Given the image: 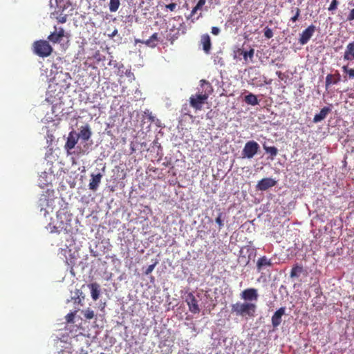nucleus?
<instances>
[{
  "instance_id": "obj_1",
  "label": "nucleus",
  "mask_w": 354,
  "mask_h": 354,
  "mask_svg": "<svg viewBox=\"0 0 354 354\" xmlns=\"http://www.w3.org/2000/svg\"><path fill=\"white\" fill-rule=\"evenodd\" d=\"M200 83L201 88L198 89V93L189 97L190 106L196 110L202 109L203 105L214 91L212 84L207 80H201Z\"/></svg>"
},
{
  "instance_id": "obj_2",
  "label": "nucleus",
  "mask_w": 354,
  "mask_h": 354,
  "mask_svg": "<svg viewBox=\"0 0 354 354\" xmlns=\"http://www.w3.org/2000/svg\"><path fill=\"white\" fill-rule=\"evenodd\" d=\"M232 312L237 316L253 317L257 310V305L252 302H236L232 305Z\"/></svg>"
},
{
  "instance_id": "obj_3",
  "label": "nucleus",
  "mask_w": 354,
  "mask_h": 354,
  "mask_svg": "<svg viewBox=\"0 0 354 354\" xmlns=\"http://www.w3.org/2000/svg\"><path fill=\"white\" fill-rule=\"evenodd\" d=\"M53 50V47L46 40H37L32 44L33 53L40 57H47L50 56Z\"/></svg>"
},
{
  "instance_id": "obj_4",
  "label": "nucleus",
  "mask_w": 354,
  "mask_h": 354,
  "mask_svg": "<svg viewBox=\"0 0 354 354\" xmlns=\"http://www.w3.org/2000/svg\"><path fill=\"white\" fill-rule=\"evenodd\" d=\"M259 149L260 146L256 141H248L243 149L242 156L243 158L251 159L258 153Z\"/></svg>"
},
{
  "instance_id": "obj_5",
  "label": "nucleus",
  "mask_w": 354,
  "mask_h": 354,
  "mask_svg": "<svg viewBox=\"0 0 354 354\" xmlns=\"http://www.w3.org/2000/svg\"><path fill=\"white\" fill-rule=\"evenodd\" d=\"M240 297L246 302L257 301L259 298L258 291L254 288H247L241 292Z\"/></svg>"
},
{
  "instance_id": "obj_6",
  "label": "nucleus",
  "mask_w": 354,
  "mask_h": 354,
  "mask_svg": "<svg viewBox=\"0 0 354 354\" xmlns=\"http://www.w3.org/2000/svg\"><path fill=\"white\" fill-rule=\"evenodd\" d=\"M316 28L314 25L309 26L300 34L299 42L301 45L306 44L315 33Z\"/></svg>"
},
{
  "instance_id": "obj_7",
  "label": "nucleus",
  "mask_w": 354,
  "mask_h": 354,
  "mask_svg": "<svg viewBox=\"0 0 354 354\" xmlns=\"http://www.w3.org/2000/svg\"><path fill=\"white\" fill-rule=\"evenodd\" d=\"M186 302L189 306V310L194 314L199 313L200 308L198 304V301L193 293L189 292L186 297Z\"/></svg>"
},
{
  "instance_id": "obj_8",
  "label": "nucleus",
  "mask_w": 354,
  "mask_h": 354,
  "mask_svg": "<svg viewBox=\"0 0 354 354\" xmlns=\"http://www.w3.org/2000/svg\"><path fill=\"white\" fill-rule=\"evenodd\" d=\"M277 185V181L271 178H264L257 184L256 188L259 191H266Z\"/></svg>"
},
{
  "instance_id": "obj_9",
  "label": "nucleus",
  "mask_w": 354,
  "mask_h": 354,
  "mask_svg": "<svg viewBox=\"0 0 354 354\" xmlns=\"http://www.w3.org/2000/svg\"><path fill=\"white\" fill-rule=\"evenodd\" d=\"M78 136L77 133L74 131L68 133L66 142L64 145V149L67 151L68 154H70V150L73 149L78 141Z\"/></svg>"
},
{
  "instance_id": "obj_10",
  "label": "nucleus",
  "mask_w": 354,
  "mask_h": 354,
  "mask_svg": "<svg viewBox=\"0 0 354 354\" xmlns=\"http://www.w3.org/2000/svg\"><path fill=\"white\" fill-rule=\"evenodd\" d=\"M64 36L65 31L64 28L62 27L57 28L55 26V31L48 37V39L54 44L59 43Z\"/></svg>"
},
{
  "instance_id": "obj_11",
  "label": "nucleus",
  "mask_w": 354,
  "mask_h": 354,
  "mask_svg": "<svg viewBox=\"0 0 354 354\" xmlns=\"http://www.w3.org/2000/svg\"><path fill=\"white\" fill-rule=\"evenodd\" d=\"M342 80L339 72L336 70L334 74H328L326 77L325 87L328 89L331 85L337 84Z\"/></svg>"
},
{
  "instance_id": "obj_12",
  "label": "nucleus",
  "mask_w": 354,
  "mask_h": 354,
  "mask_svg": "<svg viewBox=\"0 0 354 354\" xmlns=\"http://www.w3.org/2000/svg\"><path fill=\"white\" fill-rule=\"evenodd\" d=\"M257 269L259 272L273 266L271 259L268 258L266 256H263L257 259Z\"/></svg>"
},
{
  "instance_id": "obj_13",
  "label": "nucleus",
  "mask_w": 354,
  "mask_h": 354,
  "mask_svg": "<svg viewBox=\"0 0 354 354\" xmlns=\"http://www.w3.org/2000/svg\"><path fill=\"white\" fill-rule=\"evenodd\" d=\"M286 308L281 307L272 315L271 321L274 328H277L281 323V317L285 314Z\"/></svg>"
},
{
  "instance_id": "obj_14",
  "label": "nucleus",
  "mask_w": 354,
  "mask_h": 354,
  "mask_svg": "<svg viewBox=\"0 0 354 354\" xmlns=\"http://www.w3.org/2000/svg\"><path fill=\"white\" fill-rule=\"evenodd\" d=\"M78 138H81L83 141H88L91 137L92 132L88 124L82 126L80 132L77 133Z\"/></svg>"
},
{
  "instance_id": "obj_15",
  "label": "nucleus",
  "mask_w": 354,
  "mask_h": 354,
  "mask_svg": "<svg viewBox=\"0 0 354 354\" xmlns=\"http://www.w3.org/2000/svg\"><path fill=\"white\" fill-rule=\"evenodd\" d=\"M91 176V179L90 180L88 187L91 190L95 192L97 189L99 185L100 184L102 175L100 173L97 174H92Z\"/></svg>"
},
{
  "instance_id": "obj_16",
  "label": "nucleus",
  "mask_w": 354,
  "mask_h": 354,
  "mask_svg": "<svg viewBox=\"0 0 354 354\" xmlns=\"http://www.w3.org/2000/svg\"><path fill=\"white\" fill-rule=\"evenodd\" d=\"M343 57L346 61L354 60V40L346 46Z\"/></svg>"
},
{
  "instance_id": "obj_17",
  "label": "nucleus",
  "mask_w": 354,
  "mask_h": 354,
  "mask_svg": "<svg viewBox=\"0 0 354 354\" xmlns=\"http://www.w3.org/2000/svg\"><path fill=\"white\" fill-rule=\"evenodd\" d=\"M201 44L203 46V49L205 53L206 54H209L211 50L212 43L210 37L208 34H204L201 36Z\"/></svg>"
},
{
  "instance_id": "obj_18",
  "label": "nucleus",
  "mask_w": 354,
  "mask_h": 354,
  "mask_svg": "<svg viewBox=\"0 0 354 354\" xmlns=\"http://www.w3.org/2000/svg\"><path fill=\"white\" fill-rule=\"evenodd\" d=\"M331 111L330 108L325 106L322 108L318 114H316L313 118V122L317 123L324 120L327 115Z\"/></svg>"
},
{
  "instance_id": "obj_19",
  "label": "nucleus",
  "mask_w": 354,
  "mask_h": 354,
  "mask_svg": "<svg viewBox=\"0 0 354 354\" xmlns=\"http://www.w3.org/2000/svg\"><path fill=\"white\" fill-rule=\"evenodd\" d=\"M91 290V297L94 301L98 299L100 295V285L97 283H92L88 285Z\"/></svg>"
},
{
  "instance_id": "obj_20",
  "label": "nucleus",
  "mask_w": 354,
  "mask_h": 354,
  "mask_svg": "<svg viewBox=\"0 0 354 354\" xmlns=\"http://www.w3.org/2000/svg\"><path fill=\"white\" fill-rule=\"evenodd\" d=\"M159 41L158 33L155 32L148 39L145 41V44L150 48H155Z\"/></svg>"
},
{
  "instance_id": "obj_21",
  "label": "nucleus",
  "mask_w": 354,
  "mask_h": 354,
  "mask_svg": "<svg viewBox=\"0 0 354 354\" xmlns=\"http://www.w3.org/2000/svg\"><path fill=\"white\" fill-rule=\"evenodd\" d=\"M304 272V269L302 266H300L297 263L293 266L290 277L291 278H297L299 277V275Z\"/></svg>"
},
{
  "instance_id": "obj_22",
  "label": "nucleus",
  "mask_w": 354,
  "mask_h": 354,
  "mask_svg": "<svg viewBox=\"0 0 354 354\" xmlns=\"http://www.w3.org/2000/svg\"><path fill=\"white\" fill-rule=\"evenodd\" d=\"M205 3L206 0H198L197 3L191 11L190 17H194L196 14H197L198 11H202Z\"/></svg>"
},
{
  "instance_id": "obj_23",
  "label": "nucleus",
  "mask_w": 354,
  "mask_h": 354,
  "mask_svg": "<svg viewBox=\"0 0 354 354\" xmlns=\"http://www.w3.org/2000/svg\"><path fill=\"white\" fill-rule=\"evenodd\" d=\"M244 100L248 104H250L252 106L259 104V101L257 96L252 93H249L248 95H245Z\"/></svg>"
},
{
  "instance_id": "obj_24",
  "label": "nucleus",
  "mask_w": 354,
  "mask_h": 354,
  "mask_svg": "<svg viewBox=\"0 0 354 354\" xmlns=\"http://www.w3.org/2000/svg\"><path fill=\"white\" fill-rule=\"evenodd\" d=\"M263 149L266 153H269L271 156V158L273 159L278 153V149L276 147H268L265 144L263 145Z\"/></svg>"
},
{
  "instance_id": "obj_25",
  "label": "nucleus",
  "mask_w": 354,
  "mask_h": 354,
  "mask_svg": "<svg viewBox=\"0 0 354 354\" xmlns=\"http://www.w3.org/2000/svg\"><path fill=\"white\" fill-rule=\"evenodd\" d=\"M241 54L243 55L245 62H247L248 59H252L254 55V49L250 48L248 51H241Z\"/></svg>"
},
{
  "instance_id": "obj_26",
  "label": "nucleus",
  "mask_w": 354,
  "mask_h": 354,
  "mask_svg": "<svg viewBox=\"0 0 354 354\" xmlns=\"http://www.w3.org/2000/svg\"><path fill=\"white\" fill-rule=\"evenodd\" d=\"M342 71L348 75V79H354V68H349L348 65L342 67Z\"/></svg>"
},
{
  "instance_id": "obj_27",
  "label": "nucleus",
  "mask_w": 354,
  "mask_h": 354,
  "mask_svg": "<svg viewBox=\"0 0 354 354\" xmlns=\"http://www.w3.org/2000/svg\"><path fill=\"white\" fill-rule=\"evenodd\" d=\"M120 5V0H110L109 2V10L111 12H116Z\"/></svg>"
},
{
  "instance_id": "obj_28",
  "label": "nucleus",
  "mask_w": 354,
  "mask_h": 354,
  "mask_svg": "<svg viewBox=\"0 0 354 354\" xmlns=\"http://www.w3.org/2000/svg\"><path fill=\"white\" fill-rule=\"evenodd\" d=\"M291 12L294 13V15L290 18V21L292 23L296 22L297 20H299V18L300 17V12L301 10L299 8H292Z\"/></svg>"
},
{
  "instance_id": "obj_29",
  "label": "nucleus",
  "mask_w": 354,
  "mask_h": 354,
  "mask_svg": "<svg viewBox=\"0 0 354 354\" xmlns=\"http://www.w3.org/2000/svg\"><path fill=\"white\" fill-rule=\"evenodd\" d=\"M82 313L84 315V317L86 319H91L95 317V314L93 310H92L91 308H88L85 310H83L82 311Z\"/></svg>"
},
{
  "instance_id": "obj_30",
  "label": "nucleus",
  "mask_w": 354,
  "mask_h": 354,
  "mask_svg": "<svg viewBox=\"0 0 354 354\" xmlns=\"http://www.w3.org/2000/svg\"><path fill=\"white\" fill-rule=\"evenodd\" d=\"M338 4H339L338 0H332L329 7L328 8V11L333 12V11H335V10H337Z\"/></svg>"
},
{
  "instance_id": "obj_31",
  "label": "nucleus",
  "mask_w": 354,
  "mask_h": 354,
  "mask_svg": "<svg viewBox=\"0 0 354 354\" xmlns=\"http://www.w3.org/2000/svg\"><path fill=\"white\" fill-rule=\"evenodd\" d=\"M222 216L223 213L220 212L216 218L215 219L216 223L218 225L219 230H221L224 225L223 221L222 219Z\"/></svg>"
},
{
  "instance_id": "obj_32",
  "label": "nucleus",
  "mask_w": 354,
  "mask_h": 354,
  "mask_svg": "<svg viewBox=\"0 0 354 354\" xmlns=\"http://www.w3.org/2000/svg\"><path fill=\"white\" fill-rule=\"evenodd\" d=\"M264 36L268 39L272 38L273 37V32L272 29L269 27H266L264 29Z\"/></svg>"
},
{
  "instance_id": "obj_33",
  "label": "nucleus",
  "mask_w": 354,
  "mask_h": 354,
  "mask_svg": "<svg viewBox=\"0 0 354 354\" xmlns=\"http://www.w3.org/2000/svg\"><path fill=\"white\" fill-rule=\"evenodd\" d=\"M156 265V263H153V264H151V265L147 267V268L146 269V270L145 271V274L146 275H148V274H149L150 273H151V272H152V271L153 270V269H154V268H155Z\"/></svg>"
},
{
  "instance_id": "obj_34",
  "label": "nucleus",
  "mask_w": 354,
  "mask_h": 354,
  "mask_svg": "<svg viewBox=\"0 0 354 354\" xmlns=\"http://www.w3.org/2000/svg\"><path fill=\"white\" fill-rule=\"evenodd\" d=\"M165 7L170 11H174L176 9L177 4L176 3H171L169 4L166 5Z\"/></svg>"
},
{
  "instance_id": "obj_35",
  "label": "nucleus",
  "mask_w": 354,
  "mask_h": 354,
  "mask_svg": "<svg viewBox=\"0 0 354 354\" xmlns=\"http://www.w3.org/2000/svg\"><path fill=\"white\" fill-rule=\"evenodd\" d=\"M347 21H351L354 20V8L351 9L349 14L347 16Z\"/></svg>"
},
{
  "instance_id": "obj_36",
  "label": "nucleus",
  "mask_w": 354,
  "mask_h": 354,
  "mask_svg": "<svg viewBox=\"0 0 354 354\" xmlns=\"http://www.w3.org/2000/svg\"><path fill=\"white\" fill-rule=\"evenodd\" d=\"M220 32H221V30H220V28H218V27H212V28L211 32H212L214 35H219Z\"/></svg>"
},
{
  "instance_id": "obj_37",
  "label": "nucleus",
  "mask_w": 354,
  "mask_h": 354,
  "mask_svg": "<svg viewBox=\"0 0 354 354\" xmlns=\"http://www.w3.org/2000/svg\"><path fill=\"white\" fill-rule=\"evenodd\" d=\"M74 317H75V313H68L66 316L67 317V321L68 322H73V319H74Z\"/></svg>"
},
{
  "instance_id": "obj_38",
  "label": "nucleus",
  "mask_w": 354,
  "mask_h": 354,
  "mask_svg": "<svg viewBox=\"0 0 354 354\" xmlns=\"http://www.w3.org/2000/svg\"><path fill=\"white\" fill-rule=\"evenodd\" d=\"M58 21H59V22L62 23V24L65 23L66 21V15L59 17L58 18Z\"/></svg>"
},
{
  "instance_id": "obj_39",
  "label": "nucleus",
  "mask_w": 354,
  "mask_h": 354,
  "mask_svg": "<svg viewBox=\"0 0 354 354\" xmlns=\"http://www.w3.org/2000/svg\"><path fill=\"white\" fill-rule=\"evenodd\" d=\"M241 51H244V50L243 49H241V48H238L236 50H235L234 51V53H235L234 57H236V55H238L239 56L242 55L241 54Z\"/></svg>"
},
{
  "instance_id": "obj_40",
  "label": "nucleus",
  "mask_w": 354,
  "mask_h": 354,
  "mask_svg": "<svg viewBox=\"0 0 354 354\" xmlns=\"http://www.w3.org/2000/svg\"><path fill=\"white\" fill-rule=\"evenodd\" d=\"M276 74L280 80H283V73L281 71H277Z\"/></svg>"
},
{
  "instance_id": "obj_41",
  "label": "nucleus",
  "mask_w": 354,
  "mask_h": 354,
  "mask_svg": "<svg viewBox=\"0 0 354 354\" xmlns=\"http://www.w3.org/2000/svg\"><path fill=\"white\" fill-rule=\"evenodd\" d=\"M145 40L138 39H135V42H136V43H141V44H145Z\"/></svg>"
},
{
  "instance_id": "obj_42",
  "label": "nucleus",
  "mask_w": 354,
  "mask_h": 354,
  "mask_svg": "<svg viewBox=\"0 0 354 354\" xmlns=\"http://www.w3.org/2000/svg\"><path fill=\"white\" fill-rule=\"evenodd\" d=\"M117 32H118V30H115L113 32V33H112V36L115 35L117 34Z\"/></svg>"
},
{
  "instance_id": "obj_43",
  "label": "nucleus",
  "mask_w": 354,
  "mask_h": 354,
  "mask_svg": "<svg viewBox=\"0 0 354 354\" xmlns=\"http://www.w3.org/2000/svg\"><path fill=\"white\" fill-rule=\"evenodd\" d=\"M203 15H202V13L200 12V14L198 15V16L196 17V19H198L199 18L202 17Z\"/></svg>"
},
{
  "instance_id": "obj_44",
  "label": "nucleus",
  "mask_w": 354,
  "mask_h": 354,
  "mask_svg": "<svg viewBox=\"0 0 354 354\" xmlns=\"http://www.w3.org/2000/svg\"><path fill=\"white\" fill-rule=\"evenodd\" d=\"M100 354H104V353H101Z\"/></svg>"
}]
</instances>
